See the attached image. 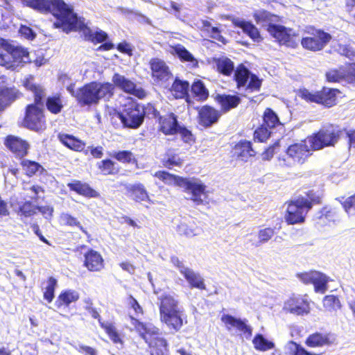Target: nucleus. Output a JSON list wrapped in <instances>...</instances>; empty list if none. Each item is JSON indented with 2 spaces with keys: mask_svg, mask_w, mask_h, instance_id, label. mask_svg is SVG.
I'll use <instances>...</instances> for the list:
<instances>
[{
  "mask_svg": "<svg viewBox=\"0 0 355 355\" xmlns=\"http://www.w3.org/2000/svg\"><path fill=\"white\" fill-rule=\"evenodd\" d=\"M322 196L314 189H309L304 195H300L296 198L287 201L284 219L288 225L304 223L308 212L314 205L322 203Z\"/></svg>",
  "mask_w": 355,
  "mask_h": 355,
  "instance_id": "1",
  "label": "nucleus"
},
{
  "mask_svg": "<svg viewBox=\"0 0 355 355\" xmlns=\"http://www.w3.org/2000/svg\"><path fill=\"white\" fill-rule=\"evenodd\" d=\"M24 6L30 8L42 14H51L55 18L53 26L62 30L69 24L73 8L64 0H20Z\"/></svg>",
  "mask_w": 355,
  "mask_h": 355,
  "instance_id": "2",
  "label": "nucleus"
},
{
  "mask_svg": "<svg viewBox=\"0 0 355 355\" xmlns=\"http://www.w3.org/2000/svg\"><path fill=\"white\" fill-rule=\"evenodd\" d=\"M114 95V85L109 82L91 81L78 87L73 94L80 107L96 105L101 99L109 101Z\"/></svg>",
  "mask_w": 355,
  "mask_h": 355,
  "instance_id": "3",
  "label": "nucleus"
},
{
  "mask_svg": "<svg viewBox=\"0 0 355 355\" xmlns=\"http://www.w3.org/2000/svg\"><path fill=\"white\" fill-rule=\"evenodd\" d=\"M130 320L135 331L150 349V355H165L167 353L168 343L157 327L141 322L133 316H130Z\"/></svg>",
  "mask_w": 355,
  "mask_h": 355,
  "instance_id": "4",
  "label": "nucleus"
},
{
  "mask_svg": "<svg viewBox=\"0 0 355 355\" xmlns=\"http://www.w3.org/2000/svg\"><path fill=\"white\" fill-rule=\"evenodd\" d=\"M159 319L162 323L175 332L183 326L182 311L178 306V300L174 295L164 293L158 297Z\"/></svg>",
  "mask_w": 355,
  "mask_h": 355,
  "instance_id": "5",
  "label": "nucleus"
},
{
  "mask_svg": "<svg viewBox=\"0 0 355 355\" xmlns=\"http://www.w3.org/2000/svg\"><path fill=\"white\" fill-rule=\"evenodd\" d=\"M345 128L329 123L308 137L312 150H320L327 147H334L343 135Z\"/></svg>",
  "mask_w": 355,
  "mask_h": 355,
  "instance_id": "6",
  "label": "nucleus"
},
{
  "mask_svg": "<svg viewBox=\"0 0 355 355\" xmlns=\"http://www.w3.org/2000/svg\"><path fill=\"white\" fill-rule=\"evenodd\" d=\"M341 94L339 89L323 86L317 91H310L303 87L298 90L299 97L307 103H313L330 108L338 103V96Z\"/></svg>",
  "mask_w": 355,
  "mask_h": 355,
  "instance_id": "7",
  "label": "nucleus"
},
{
  "mask_svg": "<svg viewBox=\"0 0 355 355\" xmlns=\"http://www.w3.org/2000/svg\"><path fill=\"white\" fill-rule=\"evenodd\" d=\"M145 114L144 107L132 98H128L117 113L123 125L131 129H137L143 124Z\"/></svg>",
  "mask_w": 355,
  "mask_h": 355,
  "instance_id": "8",
  "label": "nucleus"
},
{
  "mask_svg": "<svg viewBox=\"0 0 355 355\" xmlns=\"http://www.w3.org/2000/svg\"><path fill=\"white\" fill-rule=\"evenodd\" d=\"M304 33V35L300 40L301 46L304 50L311 52L322 51L332 40L330 33L313 26H306Z\"/></svg>",
  "mask_w": 355,
  "mask_h": 355,
  "instance_id": "9",
  "label": "nucleus"
},
{
  "mask_svg": "<svg viewBox=\"0 0 355 355\" xmlns=\"http://www.w3.org/2000/svg\"><path fill=\"white\" fill-rule=\"evenodd\" d=\"M232 80L237 89H244L246 92H258L261 90L263 80L252 73L243 64H239L233 73Z\"/></svg>",
  "mask_w": 355,
  "mask_h": 355,
  "instance_id": "10",
  "label": "nucleus"
},
{
  "mask_svg": "<svg viewBox=\"0 0 355 355\" xmlns=\"http://www.w3.org/2000/svg\"><path fill=\"white\" fill-rule=\"evenodd\" d=\"M69 24L66 25L62 28V31L67 33L71 31L82 32L85 40L92 42L93 44L101 43L107 40L108 35L102 30H98L93 32L85 22L83 17H78L77 14L73 11L71 16L69 17Z\"/></svg>",
  "mask_w": 355,
  "mask_h": 355,
  "instance_id": "11",
  "label": "nucleus"
},
{
  "mask_svg": "<svg viewBox=\"0 0 355 355\" xmlns=\"http://www.w3.org/2000/svg\"><path fill=\"white\" fill-rule=\"evenodd\" d=\"M22 125L34 132L43 131L46 128V121L43 105L27 104L24 107Z\"/></svg>",
  "mask_w": 355,
  "mask_h": 355,
  "instance_id": "12",
  "label": "nucleus"
},
{
  "mask_svg": "<svg viewBox=\"0 0 355 355\" xmlns=\"http://www.w3.org/2000/svg\"><path fill=\"white\" fill-rule=\"evenodd\" d=\"M148 114L155 119L157 123V130L166 136L177 135V130L180 125L178 116L172 112H168L162 115L159 111L152 104H148L146 107Z\"/></svg>",
  "mask_w": 355,
  "mask_h": 355,
  "instance_id": "13",
  "label": "nucleus"
},
{
  "mask_svg": "<svg viewBox=\"0 0 355 355\" xmlns=\"http://www.w3.org/2000/svg\"><path fill=\"white\" fill-rule=\"evenodd\" d=\"M0 47L10 55L11 70L22 67L31 62L30 53L27 48L21 45H13L8 40L0 38Z\"/></svg>",
  "mask_w": 355,
  "mask_h": 355,
  "instance_id": "14",
  "label": "nucleus"
},
{
  "mask_svg": "<svg viewBox=\"0 0 355 355\" xmlns=\"http://www.w3.org/2000/svg\"><path fill=\"white\" fill-rule=\"evenodd\" d=\"M267 31L279 45H284L291 49H295L298 46L297 40L298 34L291 33V28H288L282 25L269 24L267 26Z\"/></svg>",
  "mask_w": 355,
  "mask_h": 355,
  "instance_id": "15",
  "label": "nucleus"
},
{
  "mask_svg": "<svg viewBox=\"0 0 355 355\" xmlns=\"http://www.w3.org/2000/svg\"><path fill=\"white\" fill-rule=\"evenodd\" d=\"M284 310L295 315H305L311 312V300L307 294H292L284 303Z\"/></svg>",
  "mask_w": 355,
  "mask_h": 355,
  "instance_id": "16",
  "label": "nucleus"
},
{
  "mask_svg": "<svg viewBox=\"0 0 355 355\" xmlns=\"http://www.w3.org/2000/svg\"><path fill=\"white\" fill-rule=\"evenodd\" d=\"M311 147L303 143L291 144L286 150V158L283 159L284 164L287 166L303 164L311 155Z\"/></svg>",
  "mask_w": 355,
  "mask_h": 355,
  "instance_id": "17",
  "label": "nucleus"
},
{
  "mask_svg": "<svg viewBox=\"0 0 355 355\" xmlns=\"http://www.w3.org/2000/svg\"><path fill=\"white\" fill-rule=\"evenodd\" d=\"M150 76L157 84L168 82L173 77V73L166 62L159 58H153L148 62Z\"/></svg>",
  "mask_w": 355,
  "mask_h": 355,
  "instance_id": "18",
  "label": "nucleus"
},
{
  "mask_svg": "<svg viewBox=\"0 0 355 355\" xmlns=\"http://www.w3.org/2000/svg\"><path fill=\"white\" fill-rule=\"evenodd\" d=\"M3 144L17 159H23L28 154L29 143L19 137L7 135L4 138Z\"/></svg>",
  "mask_w": 355,
  "mask_h": 355,
  "instance_id": "19",
  "label": "nucleus"
},
{
  "mask_svg": "<svg viewBox=\"0 0 355 355\" xmlns=\"http://www.w3.org/2000/svg\"><path fill=\"white\" fill-rule=\"evenodd\" d=\"M112 82L114 87L116 86L125 93L132 94L140 99L146 96V93L142 87H137L135 83L118 73L113 75Z\"/></svg>",
  "mask_w": 355,
  "mask_h": 355,
  "instance_id": "20",
  "label": "nucleus"
},
{
  "mask_svg": "<svg viewBox=\"0 0 355 355\" xmlns=\"http://www.w3.org/2000/svg\"><path fill=\"white\" fill-rule=\"evenodd\" d=\"M220 320L228 331L234 329L246 338H250L252 335V329L248 324V321L245 319L242 320L230 314H223Z\"/></svg>",
  "mask_w": 355,
  "mask_h": 355,
  "instance_id": "21",
  "label": "nucleus"
},
{
  "mask_svg": "<svg viewBox=\"0 0 355 355\" xmlns=\"http://www.w3.org/2000/svg\"><path fill=\"white\" fill-rule=\"evenodd\" d=\"M222 116L219 110L209 105L200 107L198 111V123L205 128L211 127L217 123Z\"/></svg>",
  "mask_w": 355,
  "mask_h": 355,
  "instance_id": "22",
  "label": "nucleus"
},
{
  "mask_svg": "<svg viewBox=\"0 0 355 355\" xmlns=\"http://www.w3.org/2000/svg\"><path fill=\"white\" fill-rule=\"evenodd\" d=\"M21 85L25 89L33 94V102L31 104L44 105L46 98V89L44 87L35 83L33 75H28L21 80Z\"/></svg>",
  "mask_w": 355,
  "mask_h": 355,
  "instance_id": "23",
  "label": "nucleus"
},
{
  "mask_svg": "<svg viewBox=\"0 0 355 355\" xmlns=\"http://www.w3.org/2000/svg\"><path fill=\"white\" fill-rule=\"evenodd\" d=\"M334 343V338L330 333H322L315 331L309 334L304 344L310 348H320L324 347H329Z\"/></svg>",
  "mask_w": 355,
  "mask_h": 355,
  "instance_id": "24",
  "label": "nucleus"
},
{
  "mask_svg": "<svg viewBox=\"0 0 355 355\" xmlns=\"http://www.w3.org/2000/svg\"><path fill=\"white\" fill-rule=\"evenodd\" d=\"M83 266L90 272H100L105 266L104 259L100 252L90 248L84 254Z\"/></svg>",
  "mask_w": 355,
  "mask_h": 355,
  "instance_id": "25",
  "label": "nucleus"
},
{
  "mask_svg": "<svg viewBox=\"0 0 355 355\" xmlns=\"http://www.w3.org/2000/svg\"><path fill=\"white\" fill-rule=\"evenodd\" d=\"M58 139L66 148L73 151L83 153L85 155H88V150H85V142L76 137L60 132L58 135Z\"/></svg>",
  "mask_w": 355,
  "mask_h": 355,
  "instance_id": "26",
  "label": "nucleus"
},
{
  "mask_svg": "<svg viewBox=\"0 0 355 355\" xmlns=\"http://www.w3.org/2000/svg\"><path fill=\"white\" fill-rule=\"evenodd\" d=\"M22 96V93L15 86H0V112L4 110Z\"/></svg>",
  "mask_w": 355,
  "mask_h": 355,
  "instance_id": "27",
  "label": "nucleus"
},
{
  "mask_svg": "<svg viewBox=\"0 0 355 355\" xmlns=\"http://www.w3.org/2000/svg\"><path fill=\"white\" fill-rule=\"evenodd\" d=\"M214 101L220 106L221 113H227L238 107L241 99L238 95L217 94L214 96Z\"/></svg>",
  "mask_w": 355,
  "mask_h": 355,
  "instance_id": "28",
  "label": "nucleus"
},
{
  "mask_svg": "<svg viewBox=\"0 0 355 355\" xmlns=\"http://www.w3.org/2000/svg\"><path fill=\"white\" fill-rule=\"evenodd\" d=\"M190 88L189 83L187 80H181L176 77L170 89L171 94L175 99H184L187 103H191V97L189 94Z\"/></svg>",
  "mask_w": 355,
  "mask_h": 355,
  "instance_id": "29",
  "label": "nucleus"
},
{
  "mask_svg": "<svg viewBox=\"0 0 355 355\" xmlns=\"http://www.w3.org/2000/svg\"><path fill=\"white\" fill-rule=\"evenodd\" d=\"M169 52L172 55L176 56L182 62L189 63L191 68H198L199 66L198 60L181 44L170 46Z\"/></svg>",
  "mask_w": 355,
  "mask_h": 355,
  "instance_id": "30",
  "label": "nucleus"
},
{
  "mask_svg": "<svg viewBox=\"0 0 355 355\" xmlns=\"http://www.w3.org/2000/svg\"><path fill=\"white\" fill-rule=\"evenodd\" d=\"M128 197L135 202H152L149 193L145 186L141 183L128 184L125 186Z\"/></svg>",
  "mask_w": 355,
  "mask_h": 355,
  "instance_id": "31",
  "label": "nucleus"
},
{
  "mask_svg": "<svg viewBox=\"0 0 355 355\" xmlns=\"http://www.w3.org/2000/svg\"><path fill=\"white\" fill-rule=\"evenodd\" d=\"M67 187L70 191L87 198L100 197L99 192L93 189L88 183L83 182L78 180H73L71 182L67 183Z\"/></svg>",
  "mask_w": 355,
  "mask_h": 355,
  "instance_id": "32",
  "label": "nucleus"
},
{
  "mask_svg": "<svg viewBox=\"0 0 355 355\" xmlns=\"http://www.w3.org/2000/svg\"><path fill=\"white\" fill-rule=\"evenodd\" d=\"M232 22L234 27L241 28L243 32L254 42H259L263 40L259 29L251 21L234 18Z\"/></svg>",
  "mask_w": 355,
  "mask_h": 355,
  "instance_id": "33",
  "label": "nucleus"
},
{
  "mask_svg": "<svg viewBox=\"0 0 355 355\" xmlns=\"http://www.w3.org/2000/svg\"><path fill=\"white\" fill-rule=\"evenodd\" d=\"M216 71L223 76L230 77L234 69V62L228 57L222 56L213 59Z\"/></svg>",
  "mask_w": 355,
  "mask_h": 355,
  "instance_id": "34",
  "label": "nucleus"
},
{
  "mask_svg": "<svg viewBox=\"0 0 355 355\" xmlns=\"http://www.w3.org/2000/svg\"><path fill=\"white\" fill-rule=\"evenodd\" d=\"M236 155L242 159H247L249 157H254L257 152L252 148V143L246 139L239 141L234 147Z\"/></svg>",
  "mask_w": 355,
  "mask_h": 355,
  "instance_id": "35",
  "label": "nucleus"
},
{
  "mask_svg": "<svg viewBox=\"0 0 355 355\" xmlns=\"http://www.w3.org/2000/svg\"><path fill=\"white\" fill-rule=\"evenodd\" d=\"M46 110L52 114L57 115L64 109V103L60 94H54L44 99Z\"/></svg>",
  "mask_w": 355,
  "mask_h": 355,
  "instance_id": "36",
  "label": "nucleus"
},
{
  "mask_svg": "<svg viewBox=\"0 0 355 355\" xmlns=\"http://www.w3.org/2000/svg\"><path fill=\"white\" fill-rule=\"evenodd\" d=\"M183 159H182L178 153H176V150L174 148H168L164 155V157L161 160L162 166L166 168L171 169L175 166L180 167L183 164Z\"/></svg>",
  "mask_w": 355,
  "mask_h": 355,
  "instance_id": "37",
  "label": "nucleus"
},
{
  "mask_svg": "<svg viewBox=\"0 0 355 355\" xmlns=\"http://www.w3.org/2000/svg\"><path fill=\"white\" fill-rule=\"evenodd\" d=\"M101 329H103L109 338V339L114 344H121L123 343V336L118 330L115 324L112 322H101L99 325Z\"/></svg>",
  "mask_w": 355,
  "mask_h": 355,
  "instance_id": "38",
  "label": "nucleus"
},
{
  "mask_svg": "<svg viewBox=\"0 0 355 355\" xmlns=\"http://www.w3.org/2000/svg\"><path fill=\"white\" fill-rule=\"evenodd\" d=\"M181 274L189 284L190 288H196L200 290L206 288L203 278L191 268L182 270Z\"/></svg>",
  "mask_w": 355,
  "mask_h": 355,
  "instance_id": "39",
  "label": "nucleus"
},
{
  "mask_svg": "<svg viewBox=\"0 0 355 355\" xmlns=\"http://www.w3.org/2000/svg\"><path fill=\"white\" fill-rule=\"evenodd\" d=\"M180 187H183L185 191H190L194 201L202 202L200 197L205 193L206 188L203 184L195 183L190 181L188 178H184Z\"/></svg>",
  "mask_w": 355,
  "mask_h": 355,
  "instance_id": "40",
  "label": "nucleus"
},
{
  "mask_svg": "<svg viewBox=\"0 0 355 355\" xmlns=\"http://www.w3.org/2000/svg\"><path fill=\"white\" fill-rule=\"evenodd\" d=\"M190 87L192 95L196 101L199 102H205L208 99L209 96V91L201 80H195Z\"/></svg>",
  "mask_w": 355,
  "mask_h": 355,
  "instance_id": "41",
  "label": "nucleus"
},
{
  "mask_svg": "<svg viewBox=\"0 0 355 355\" xmlns=\"http://www.w3.org/2000/svg\"><path fill=\"white\" fill-rule=\"evenodd\" d=\"M20 159V166L24 174L28 178L33 177L37 173H43L46 171L45 168L37 162L24 158Z\"/></svg>",
  "mask_w": 355,
  "mask_h": 355,
  "instance_id": "42",
  "label": "nucleus"
},
{
  "mask_svg": "<svg viewBox=\"0 0 355 355\" xmlns=\"http://www.w3.org/2000/svg\"><path fill=\"white\" fill-rule=\"evenodd\" d=\"M96 167L103 175H116L121 170L115 162L108 158L97 162Z\"/></svg>",
  "mask_w": 355,
  "mask_h": 355,
  "instance_id": "43",
  "label": "nucleus"
},
{
  "mask_svg": "<svg viewBox=\"0 0 355 355\" xmlns=\"http://www.w3.org/2000/svg\"><path fill=\"white\" fill-rule=\"evenodd\" d=\"M79 297V294L76 291L64 290L59 294L55 304L58 309L67 307L69 306L71 303L78 301Z\"/></svg>",
  "mask_w": 355,
  "mask_h": 355,
  "instance_id": "44",
  "label": "nucleus"
},
{
  "mask_svg": "<svg viewBox=\"0 0 355 355\" xmlns=\"http://www.w3.org/2000/svg\"><path fill=\"white\" fill-rule=\"evenodd\" d=\"M261 124L270 129H273L282 123L277 113L272 108L266 107L262 114Z\"/></svg>",
  "mask_w": 355,
  "mask_h": 355,
  "instance_id": "45",
  "label": "nucleus"
},
{
  "mask_svg": "<svg viewBox=\"0 0 355 355\" xmlns=\"http://www.w3.org/2000/svg\"><path fill=\"white\" fill-rule=\"evenodd\" d=\"M154 176L166 184H175L180 187L184 179L183 177L170 173L166 171H157L155 173Z\"/></svg>",
  "mask_w": 355,
  "mask_h": 355,
  "instance_id": "46",
  "label": "nucleus"
},
{
  "mask_svg": "<svg viewBox=\"0 0 355 355\" xmlns=\"http://www.w3.org/2000/svg\"><path fill=\"white\" fill-rule=\"evenodd\" d=\"M112 157L124 164H135L137 159L132 152L128 150L115 151L111 155Z\"/></svg>",
  "mask_w": 355,
  "mask_h": 355,
  "instance_id": "47",
  "label": "nucleus"
},
{
  "mask_svg": "<svg viewBox=\"0 0 355 355\" xmlns=\"http://www.w3.org/2000/svg\"><path fill=\"white\" fill-rule=\"evenodd\" d=\"M252 344L254 349L259 352H266L272 349L275 346L272 341L268 340L261 334H257L254 336Z\"/></svg>",
  "mask_w": 355,
  "mask_h": 355,
  "instance_id": "48",
  "label": "nucleus"
},
{
  "mask_svg": "<svg viewBox=\"0 0 355 355\" xmlns=\"http://www.w3.org/2000/svg\"><path fill=\"white\" fill-rule=\"evenodd\" d=\"M328 277L322 272L317 271L311 284L316 293H324L328 288Z\"/></svg>",
  "mask_w": 355,
  "mask_h": 355,
  "instance_id": "49",
  "label": "nucleus"
},
{
  "mask_svg": "<svg viewBox=\"0 0 355 355\" xmlns=\"http://www.w3.org/2000/svg\"><path fill=\"white\" fill-rule=\"evenodd\" d=\"M252 16L257 24L268 23V24L275 21L277 17V15L263 9L255 10Z\"/></svg>",
  "mask_w": 355,
  "mask_h": 355,
  "instance_id": "50",
  "label": "nucleus"
},
{
  "mask_svg": "<svg viewBox=\"0 0 355 355\" xmlns=\"http://www.w3.org/2000/svg\"><path fill=\"white\" fill-rule=\"evenodd\" d=\"M355 84V63H347L342 65V82Z\"/></svg>",
  "mask_w": 355,
  "mask_h": 355,
  "instance_id": "51",
  "label": "nucleus"
},
{
  "mask_svg": "<svg viewBox=\"0 0 355 355\" xmlns=\"http://www.w3.org/2000/svg\"><path fill=\"white\" fill-rule=\"evenodd\" d=\"M47 285L43 293L44 299L49 303H51L55 297V290L58 284L57 279L53 277H48L46 280Z\"/></svg>",
  "mask_w": 355,
  "mask_h": 355,
  "instance_id": "52",
  "label": "nucleus"
},
{
  "mask_svg": "<svg viewBox=\"0 0 355 355\" xmlns=\"http://www.w3.org/2000/svg\"><path fill=\"white\" fill-rule=\"evenodd\" d=\"M270 128L261 124L253 132L254 141L265 143L271 136Z\"/></svg>",
  "mask_w": 355,
  "mask_h": 355,
  "instance_id": "53",
  "label": "nucleus"
},
{
  "mask_svg": "<svg viewBox=\"0 0 355 355\" xmlns=\"http://www.w3.org/2000/svg\"><path fill=\"white\" fill-rule=\"evenodd\" d=\"M17 214L21 218H30L36 214V205L28 200L23 202L18 207Z\"/></svg>",
  "mask_w": 355,
  "mask_h": 355,
  "instance_id": "54",
  "label": "nucleus"
},
{
  "mask_svg": "<svg viewBox=\"0 0 355 355\" xmlns=\"http://www.w3.org/2000/svg\"><path fill=\"white\" fill-rule=\"evenodd\" d=\"M323 306L329 311H337L341 308V303L338 296L328 295L323 298Z\"/></svg>",
  "mask_w": 355,
  "mask_h": 355,
  "instance_id": "55",
  "label": "nucleus"
},
{
  "mask_svg": "<svg viewBox=\"0 0 355 355\" xmlns=\"http://www.w3.org/2000/svg\"><path fill=\"white\" fill-rule=\"evenodd\" d=\"M60 218L64 225L69 227H77L83 233L87 234V230L82 226L80 222L78 220V218L73 216L70 214H62L60 216Z\"/></svg>",
  "mask_w": 355,
  "mask_h": 355,
  "instance_id": "56",
  "label": "nucleus"
},
{
  "mask_svg": "<svg viewBox=\"0 0 355 355\" xmlns=\"http://www.w3.org/2000/svg\"><path fill=\"white\" fill-rule=\"evenodd\" d=\"M325 80L327 83H335L342 82V65L338 68L331 69L326 71Z\"/></svg>",
  "mask_w": 355,
  "mask_h": 355,
  "instance_id": "57",
  "label": "nucleus"
},
{
  "mask_svg": "<svg viewBox=\"0 0 355 355\" xmlns=\"http://www.w3.org/2000/svg\"><path fill=\"white\" fill-rule=\"evenodd\" d=\"M288 345L291 350L290 355H320V354L313 353L306 350L300 344L293 340L289 341Z\"/></svg>",
  "mask_w": 355,
  "mask_h": 355,
  "instance_id": "58",
  "label": "nucleus"
},
{
  "mask_svg": "<svg viewBox=\"0 0 355 355\" xmlns=\"http://www.w3.org/2000/svg\"><path fill=\"white\" fill-rule=\"evenodd\" d=\"M177 134L180 135L181 139L184 143L192 144L196 141V137L192 132L187 127L180 125V124L178 128Z\"/></svg>",
  "mask_w": 355,
  "mask_h": 355,
  "instance_id": "59",
  "label": "nucleus"
},
{
  "mask_svg": "<svg viewBox=\"0 0 355 355\" xmlns=\"http://www.w3.org/2000/svg\"><path fill=\"white\" fill-rule=\"evenodd\" d=\"M316 272L317 270H314L297 272L296 277L304 284L309 285L312 284Z\"/></svg>",
  "mask_w": 355,
  "mask_h": 355,
  "instance_id": "60",
  "label": "nucleus"
},
{
  "mask_svg": "<svg viewBox=\"0 0 355 355\" xmlns=\"http://www.w3.org/2000/svg\"><path fill=\"white\" fill-rule=\"evenodd\" d=\"M341 205L348 215L355 214V193L347 197Z\"/></svg>",
  "mask_w": 355,
  "mask_h": 355,
  "instance_id": "61",
  "label": "nucleus"
},
{
  "mask_svg": "<svg viewBox=\"0 0 355 355\" xmlns=\"http://www.w3.org/2000/svg\"><path fill=\"white\" fill-rule=\"evenodd\" d=\"M275 234V230L271 227L261 229L258 232L259 243L268 242Z\"/></svg>",
  "mask_w": 355,
  "mask_h": 355,
  "instance_id": "62",
  "label": "nucleus"
},
{
  "mask_svg": "<svg viewBox=\"0 0 355 355\" xmlns=\"http://www.w3.org/2000/svg\"><path fill=\"white\" fill-rule=\"evenodd\" d=\"M19 34L27 40H33L36 37V34L33 29L26 25H21L19 29Z\"/></svg>",
  "mask_w": 355,
  "mask_h": 355,
  "instance_id": "63",
  "label": "nucleus"
},
{
  "mask_svg": "<svg viewBox=\"0 0 355 355\" xmlns=\"http://www.w3.org/2000/svg\"><path fill=\"white\" fill-rule=\"evenodd\" d=\"M209 36L210 37L216 40L217 41L221 42L223 44H227V40L221 35V30L218 27H211L209 31Z\"/></svg>",
  "mask_w": 355,
  "mask_h": 355,
  "instance_id": "64",
  "label": "nucleus"
}]
</instances>
